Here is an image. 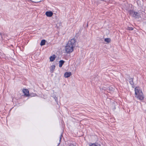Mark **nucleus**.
<instances>
[{
	"label": "nucleus",
	"mask_w": 146,
	"mask_h": 146,
	"mask_svg": "<svg viewBox=\"0 0 146 146\" xmlns=\"http://www.w3.org/2000/svg\"><path fill=\"white\" fill-rule=\"evenodd\" d=\"M55 66L54 65L51 66L50 68V71L51 73H53L55 68Z\"/></svg>",
	"instance_id": "nucleus-6"
},
{
	"label": "nucleus",
	"mask_w": 146,
	"mask_h": 146,
	"mask_svg": "<svg viewBox=\"0 0 146 146\" xmlns=\"http://www.w3.org/2000/svg\"><path fill=\"white\" fill-rule=\"evenodd\" d=\"M129 82L131 84V85H133V79L132 78H130L129 80Z\"/></svg>",
	"instance_id": "nucleus-12"
},
{
	"label": "nucleus",
	"mask_w": 146,
	"mask_h": 146,
	"mask_svg": "<svg viewBox=\"0 0 146 146\" xmlns=\"http://www.w3.org/2000/svg\"><path fill=\"white\" fill-rule=\"evenodd\" d=\"M135 97L142 100L144 99V96L141 90L139 87H136L135 89Z\"/></svg>",
	"instance_id": "nucleus-2"
},
{
	"label": "nucleus",
	"mask_w": 146,
	"mask_h": 146,
	"mask_svg": "<svg viewBox=\"0 0 146 146\" xmlns=\"http://www.w3.org/2000/svg\"><path fill=\"white\" fill-rule=\"evenodd\" d=\"M23 92L25 95L26 96H29V91L27 89H24L23 90Z\"/></svg>",
	"instance_id": "nucleus-4"
},
{
	"label": "nucleus",
	"mask_w": 146,
	"mask_h": 146,
	"mask_svg": "<svg viewBox=\"0 0 146 146\" xmlns=\"http://www.w3.org/2000/svg\"><path fill=\"white\" fill-rule=\"evenodd\" d=\"M70 146H74V145H73V144H70Z\"/></svg>",
	"instance_id": "nucleus-16"
},
{
	"label": "nucleus",
	"mask_w": 146,
	"mask_h": 146,
	"mask_svg": "<svg viewBox=\"0 0 146 146\" xmlns=\"http://www.w3.org/2000/svg\"><path fill=\"white\" fill-rule=\"evenodd\" d=\"M71 75V72H66L64 74V76L66 78H68Z\"/></svg>",
	"instance_id": "nucleus-7"
},
{
	"label": "nucleus",
	"mask_w": 146,
	"mask_h": 146,
	"mask_svg": "<svg viewBox=\"0 0 146 146\" xmlns=\"http://www.w3.org/2000/svg\"><path fill=\"white\" fill-rule=\"evenodd\" d=\"M111 40L110 38H106L105 39V41L108 43H109L110 42Z\"/></svg>",
	"instance_id": "nucleus-11"
},
{
	"label": "nucleus",
	"mask_w": 146,
	"mask_h": 146,
	"mask_svg": "<svg viewBox=\"0 0 146 146\" xmlns=\"http://www.w3.org/2000/svg\"><path fill=\"white\" fill-rule=\"evenodd\" d=\"M62 135H61L60 136V140H59V144L60 143V142H61V139H62Z\"/></svg>",
	"instance_id": "nucleus-14"
},
{
	"label": "nucleus",
	"mask_w": 146,
	"mask_h": 146,
	"mask_svg": "<svg viewBox=\"0 0 146 146\" xmlns=\"http://www.w3.org/2000/svg\"><path fill=\"white\" fill-rule=\"evenodd\" d=\"M45 14L47 16L49 17H51L53 15V13L51 11H47Z\"/></svg>",
	"instance_id": "nucleus-5"
},
{
	"label": "nucleus",
	"mask_w": 146,
	"mask_h": 146,
	"mask_svg": "<svg viewBox=\"0 0 146 146\" xmlns=\"http://www.w3.org/2000/svg\"><path fill=\"white\" fill-rule=\"evenodd\" d=\"M55 58V55H53L52 56H51L50 58V61H53Z\"/></svg>",
	"instance_id": "nucleus-9"
},
{
	"label": "nucleus",
	"mask_w": 146,
	"mask_h": 146,
	"mask_svg": "<svg viewBox=\"0 0 146 146\" xmlns=\"http://www.w3.org/2000/svg\"><path fill=\"white\" fill-rule=\"evenodd\" d=\"M46 41L44 40H42L41 41L40 45L41 46L44 45L45 44Z\"/></svg>",
	"instance_id": "nucleus-10"
},
{
	"label": "nucleus",
	"mask_w": 146,
	"mask_h": 146,
	"mask_svg": "<svg viewBox=\"0 0 146 146\" xmlns=\"http://www.w3.org/2000/svg\"><path fill=\"white\" fill-rule=\"evenodd\" d=\"M129 14L131 15L135 18L139 19L140 17V14L137 12H135L134 11L132 10L130 11Z\"/></svg>",
	"instance_id": "nucleus-3"
},
{
	"label": "nucleus",
	"mask_w": 146,
	"mask_h": 146,
	"mask_svg": "<svg viewBox=\"0 0 146 146\" xmlns=\"http://www.w3.org/2000/svg\"><path fill=\"white\" fill-rule=\"evenodd\" d=\"M127 30H129V31H132L133 30V29L132 27H128L127 28Z\"/></svg>",
	"instance_id": "nucleus-13"
},
{
	"label": "nucleus",
	"mask_w": 146,
	"mask_h": 146,
	"mask_svg": "<svg viewBox=\"0 0 146 146\" xmlns=\"http://www.w3.org/2000/svg\"><path fill=\"white\" fill-rule=\"evenodd\" d=\"M64 61L63 60H61L59 62V66L60 67H61L64 62Z\"/></svg>",
	"instance_id": "nucleus-8"
},
{
	"label": "nucleus",
	"mask_w": 146,
	"mask_h": 146,
	"mask_svg": "<svg viewBox=\"0 0 146 146\" xmlns=\"http://www.w3.org/2000/svg\"><path fill=\"white\" fill-rule=\"evenodd\" d=\"M90 146H98L97 145H96L95 144H92Z\"/></svg>",
	"instance_id": "nucleus-15"
},
{
	"label": "nucleus",
	"mask_w": 146,
	"mask_h": 146,
	"mask_svg": "<svg viewBox=\"0 0 146 146\" xmlns=\"http://www.w3.org/2000/svg\"><path fill=\"white\" fill-rule=\"evenodd\" d=\"M75 39L74 38L72 39L69 40L65 47V51L67 53H70L73 50L75 46Z\"/></svg>",
	"instance_id": "nucleus-1"
}]
</instances>
